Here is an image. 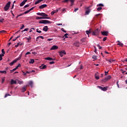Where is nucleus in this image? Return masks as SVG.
<instances>
[{
  "mask_svg": "<svg viewBox=\"0 0 127 127\" xmlns=\"http://www.w3.org/2000/svg\"><path fill=\"white\" fill-rule=\"evenodd\" d=\"M1 32H2V33H5V32H6V31L5 30H2V31H0V33H1Z\"/></svg>",
  "mask_w": 127,
  "mask_h": 127,
  "instance_id": "nucleus-46",
  "label": "nucleus"
},
{
  "mask_svg": "<svg viewBox=\"0 0 127 127\" xmlns=\"http://www.w3.org/2000/svg\"><path fill=\"white\" fill-rule=\"evenodd\" d=\"M117 42L119 43L118 44V45H120V46H123L124 44L120 42V41H118Z\"/></svg>",
  "mask_w": 127,
  "mask_h": 127,
  "instance_id": "nucleus-21",
  "label": "nucleus"
},
{
  "mask_svg": "<svg viewBox=\"0 0 127 127\" xmlns=\"http://www.w3.org/2000/svg\"><path fill=\"white\" fill-rule=\"evenodd\" d=\"M86 34H87L88 35H89V34H90V33H91V30H87L86 31Z\"/></svg>",
  "mask_w": 127,
  "mask_h": 127,
  "instance_id": "nucleus-29",
  "label": "nucleus"
},
{
  "mask_svg": "<svg viewBox=\"0 0 127 127\" xmlns=\"http://www.w3.org/2000/svg\"><path fill=\"white\" fill-rule=\"evenodd\" d=\"M27 39L28 40V42H30V41L31 39V37H29V38H27Z\"/></svg>",
  "mask_w": 127,
  "mask_h": 127,
  "instance_id": "nucleus-37",
  "label": "nucleus"
},
{
  "mask_svg": "<svg viewBox=\"0 0 127 127\" xmlns=\"http://www.w3.org/2000/svg\"><path fill=\"white\" fill-rule=\"evenodd\" d=\"M61 31H63V32H64L65 33H66V31H65V30H64V28H62L61 29Z\"/></svg>",
  "mask_w": 127,
  "mask_h": 127,
  "instance_id": "nucleus-39",
  "label": "nucleus"
},
{
  "mask_svg": "<svg viewBox=\"0 0 127 127\" xmlns=\"http://www.w3.org/2000/svg\"><path fill=\"white\" fill-rule=\"evenodd\" d=\"M22 56V53L19 55V57L17 59H16V60H20V59L21 58Z\"/></svg>",
  "mask_w": 127,
  "mask_h": 127,
  "instance_id": "nucleus-28",
  "label": "nucleus"
},
{
  "mask_svg": "<svg viewBox=\"0 0 127 127\" xmlns=\"http://www.w3.org/2000/svg\"><path fill=\"white\" fill-rule=\"evenodd\" d=\"M29 54H31V53L29 52H28L26 54V55H28Z\"/></svg>",
  "mask_w": 127,
  "mask_h": 127,
  "instance_id": "nucleus-56",
  "label": "nucleus"
},
{
  "mask_svg": "<svg viewBox=\"0 0 127 127\" xmlns=\"http://www.w3.org/2000/svg\"><path fill=\"white\" fill-rule=\"evenodd\" d=\"M97 47H99V49H102V47L100 46L99 44L97 45Z\"/></svg>",
  "mask_w": 127,
  "mask_h": 127,
  "instance_id": "nucleus-42",
  "label": "nucleus"
},
{
  "mask_svg": "<svg viewBox=\"0 0 127 127\" xmlns=\"http://www.w3.org/2000/svg\"><path fill=\"white\" fill-rule=\"evenodd\" d=\"M37 15H40V16H44V17L48 16V15L43 12H42V13L38 12L37 13Z\"/></svg>",
  "mask_w": 127,
  "mask_h": 127,
  "instance_id": "nucleus-5",
  "label": "nucleus"
},
{
  "mask_svg": "<svg viewBox=\"0 0 127 127\" xmlns=\"http://www.w3.org/2000/svg\"><path fill=\"white\" fill-rule=\"evenodd\" d=\"M10 1H8L6 4L5 5L4 7V9L5 11H7V10H8V9L9 8V7L10 6Z\"/></svg>",
  "mask_w": 127,
  "mask_h": 127,
  "instance_id": "nucleus-1",
  "label": "nucleus"
},
{
  "mask_svg": "<svg viewBox=\"0 0 127 127\" xmlns=\"http://www.w3.org/2000/svg\"><path fill=\"white\" fill-rule=\"evenodd\" d=\"M78 9H79V8H75L74 10V12H76V11H77V10H78Z\"/></svg>",
  "mask_w": 127,
  "mask_h": 127,
  "instance_id": "nucleus-52",
  "label": "nucleus"
},
{
  "mask_svg": "<svg viewBox=\"0 0 127 127\" xmlns=\"http://www.w3.org/2000/svg\"><path fill=\"white\" fill-rule=\"evenodd\" d=\"M59 53H60V56H61V57H63V55L64 54L65 55L66 54L65 51H60Z\"/></svg>",
  "mask_w": 127,
  "mask_h": 127,
  "instance_id": "nucleus-6",
  "label": "nucleus"
},
{
  "mask_svg": "<svg viewBox=\"0 0 127 127\" xmlns=\"http://www.w3.org/2000/svg\"><path fill=\"white\" fill-rule=\"evenodd\" d=\"M57 25H59V26L62 25V23L57 24Z\"/></svg>",
  "mask_w": 127,
  "mask_h": 127,
  "instance_id": "nucleus-64",
  "label": "nucleus"
},
{
  "mask_svg": "<svg viewBox=\"0 0 127 127\" xmlns=\"http://www.w3.org/2000/svg\"><path fill=\"white\" fill-rule=\"evenodd\" d=\"M111 78H112V77L111 76V75H108V76L105 78V80L106 81H108V80H110Z\"/></svg>",
  "mask_w": 127,
  "mask_h": 127,
  "instance_id": "nucleus-15",
  "label": "nucleus"
},
{
  "mask_svg": "<svg viewBox=\"0 0 127 127\" xmlns=\"http://www.w3.org/2000/svg\"><path fill=\"white\" fill-rule=\"evenodd\" d=\"M90 11H91V9L90 8H88L85 11V15H88L89 13H90Z\"/></svg>",
  "mask_w": 127,
  "mask_h": 127,
  "instance_id": "nucleus-12",
  "label": "nucleus"
},
{
  "mask_svg": "<svg viewBox=\"0 0 127 127\" xmlns=\"http://www.w3.org/2000/svg\"><path fill=\"white\" fill-rule=\"evenodd\" d=\"M94 48H95L94 52L95 53H97V48H96V47H94Z\"/></svg>",
  "mask_w": 127,
  "mask_h": 127,
  "instance_id": "nucleus-51",
  "label": "nucleus"
},
{
  "mask_svg": "<svg viewBox=\"0 0 127 127\" xmlns=\"http://www.w3.org/2000/svg\"><path fill=\"white\" fill-rule=\"evenodd\" d=\"M40 69H46V65L42 64L41 66H40Z\"/></svg>",
  "mask_w": 127,
  "mask_h": 127,
  "instance_id": "nucleus-16",
  "label": "nucleus"
},
{
  "mask_svg": "<svg viewBox=\"0 0 127 127\" xmlns=\"http://www.w3.org/2000/svg\"><path fill=\"white\" fill-rule=\"evenodd\" d=\"M29 85L31 86V87H33V82L32 81H30L29 82Z\"/></svg>",
  "mask_w": 127,
  "mask_h": 127,
  "instance_id": "nucleus-19",
  "label": "nucleus"
},
{
  "mask_svg": "<svg viewBox=\"0 0 127 127\" xmlns=\"http://www.w3.org/2000/svg\"><path fill=\"white\" fill-rule=\"evenodd\" d=\"M1 74H6V71L5 70H0Z\"/></svg>",
  "mask_w": 127,
  "mask_h": 127,
  "instance_id": "nucleus-20",
  "label": "nucleus"
},
{
  "mask_svg": "<svg viewBox=\"0 0 127 127\" xmlns=\"http://www.w3.org/2000/svg\"><path fill=\"white\" fill-rule=\"evenodd\" d=\"M28 30V28H25V29H24L23 31H27Z\"/></svg>",
  "mask_w": 127,
  "mask_h": 127,
  "instance_id": "nucleus-61",
  "label": "nucleus"
},
{
  "mask_svg": "<svg viewBox=\"0 0 127 127\" xmlns=\"http://www.w3.org/2000/svg\"><path fill=\"white\" fill-rule=\"evenodd\" d=\"M42 1L41 0H37V1L35 2V4H38L40 2Z\"/></svg>",
  "mask_w": 127,
  "mask_h": 127,
  "instance_id": "nucleus-22",
  "label": "nucleus"
},
{
  "mask_svg": "<svg viewBox=\"0 0 127 127\" xmlns=\"http://www.w3.org/2000/svg\"><path fill=\"white\" fill-rule=\"evenodd\" d=\"M69 1V0H64L63 1V2H68Z\"/></svg>",
  "mask_w": 127,
  "mask_h": 127,
  "instance_id": "nucleus-45",
  "label": "nucleus"
},
{
  "mask_svg": "<svg viewBox=\"0 0 127 127\" xmlns=\"http://www.w3.org/2000/svg\"><path fill=\"white\" fill-rule=\"evenodd\" d=\"M11 85H13V84H16V81L13 79H11L10 81Z\"/></svg>",
  "mask_w": 127,
  "mask_h": 127,
  "instance_id": "nucleus-17",
  "label": "nucleus"
},
{
  "mask_svg": "<svg viewBox=\"0 0 127 127\" xmlns=\"http://www.w3.org/2000/svg\"><path fill=\"white\" fill-rule=\"evenodd\" d=\"M4 56L3 55H0V61H1V60H2V57Z\"/></svg>",
  "mask_w": 127,
  "mask_h": 127,
  "instance_id": "nucleus-32",
  "label": "nucleus"
},
{
  "mask_svg": "<svg viewBox=\"0 0 127 127\" xmlns=\"http://www.w3.org/2000/svg\"><path fill=\"white\" fill-rule=\"evenodd\" d=\"M19 46V43H18L17 45L15 46V47H18Z\"/></svg>",
  "mask_w": 127,
  "mask_h": 127,
  "instance_id": "nucleus-62",
  "label": "nucleus"
},
{
  "mask_svg": "<svg viewBox=\"0 0 127 127\" xmlns=\"http://www.w3.org/2000/svg\"><path fill=\"white\" fill-rule=\"evenodd\" d=\"M32 30H34V28H31L29 31V32H32V31H33Z\"/></svg>",
  "mask_w": 127,
  "mask_h": 127,
  "instance_id": "nucleus-48",
  "label": "nucleus"
},
{
  "mask_svg": "<svg viewBox=\"0 0 127 127\" xmlns=\"http://www.w3.org/2000/svg\"><path fill=\"white\" fill-rule=\"evenodd\" d=\"M36 31L37 32H38V33H41V31L39 30V29H37Z\"/></svg>",
  "mask_w": 127,
  "mask_h": 127,
  "instance_id": "nucleus-38",
  "label": "nucleus"
},
{
  "mask_svg": "<svg viewBox=\"0 0 127 127\" xmlns=\"http://www.w3.org/2000/svg\"><path fill=\"white\" fill-rule=\"evenodd\" d=\"M25 91H26V87H23L22 88V92H24Z\"/></svg>",
  "mask_w": 127,
  "mask_h": 127,
  "instance_id": "nucleus-24",
  "label": "nucleus"
},
{
  "mask_svg": "<svg viewBox=\"0 0 127 127\" xmlns=\"http://www.w3.org/2000/svg\"><path fill=\"white\" fill-rule=\"evenodd\" d=\"M17 61H18V60H16V59L15 60L13 61L11 63L9 64L10 66H12V65H13L14 63H16Z\"/></svg>",
  "mask_w": 127,
  "mask_h": 127,
  "instance_id": "nucleus-8",
  "label": "nucleus"
},
{
  "mask_svg": "<svg viewBox=\"0 0 127 127\" xmlns=\"http://www.w3.org/2000/svg\"><path fill=\"white\" fill-rule=\"evenodd\" d=\"M64 36L65 38H68V34L66 33L64 34Z\"/></svg>",
  "mask_w": 127,
  "mask_h": 127,
  "instance_id": "nucleus-44",
  "label": "nucleus"
},
{
  "mask_svg": "<svg viewBox=\"0 0 127 127\" xmlns=\"http://www.w3.org/2000/svg\"><path fill=\"white\" fill-rule=\"evenodd\" d=\"M1 52L2 53V54H0V55H3L4 54V49H2L1 50Z\"/></svg>",
  "mask_w": 127,
  "mask_h": 127,
  "instance_id": "nucleus-34",
  "label": "nucleus"
},
{
  "mask_svg": "<svg viewBox=\"0 0 127 127\" xmlns=\"http://www.w3.org/2000/svg\"><path fill=\"white\" fill-rule=\"evenodd\" d=\"M5 80V79L4 78H2V83H3V82H4V81Z\"/></svg>",
  "mask_w": 127,
  "mask_h": 127,
  "instance_id": "nucleus-59",
  "label": "nucleus"
},
{
  "mask_svg": "<svg viewBox=\"0 0 127 127\" xmlns=\"http://www.w3.org/2000/svg\"><path fill=\"white\" fill-rule=\"evenodd\" d=\"M98 87L99 88V89H100V90H102V91L103 90V87H102V86H98Z\"/></svg>",
  "mask_w": 127,
  "mask_h": 127,
  "instance_id": "nucleus-49",
  "label": "nucleus"
},
{
  "mask_svg": "<svg viewBox=\"0 0 127 127\" xmlns=\"http://www.w3.org/2000/svg\"><path fill=\"white\" fill-rule=\"evenodd\" d=\"M3 20H4L3 18L0 19V22H3Z\"/></svg>",
  "mask_w": 127,
  "mask_h": 127,
  "instance_id": "nucleus-54",
  "label": "nucleus"
},
{
  "mask_svg": "<svg viewBox=\"0 0 127 127\" xmlns=\"http://www.w3.org/2000/svg\"><path fill=\"white\" fill-rule=\"evenodd\" d=\"M46 6H47V4H42L40 6H39V8L40 9H42V8H44L45 7H46Z\"/></svg>",
  "mask_w": 127,
  "mask_h": 127,
  "instance_id": "nucleus-10",
  "label": "nucleus"
},
{
  "mask_svg": "<svg viewBox=\"0 0 127 127\" xmlns=\"http://www.w3.org/2000/svg\"><path fill=\"white\" fill-rule=\"evenodd\" d=\"M54 63H55V62H50V64H54Z\"/></svg>",
  "mask_w": 127,
  "mask_h": 127,
  "instance_id": "nucleus-55",
  "label": "nucleus"
},
{
  "mask_svg": "<svg viewBox=\"0 0 127 127\" xmlns=\"http://www.w3.org/2000/svg\"><path fill=\"white\" fill-rule=\"evenodd\" d=\"M39 23H42L43 24H46L47 23H51V22L48 20H41L39 22Z\"/></svg>",
  "mask_w": 127,
  "mask_h": 127,
  "instance_id": "nucleus-2",
  "label": "nucleus"
},
{
  "mask_svg": "<svg viewBox=\"0 0 127 127\" xmlns=\"http://www.w3.org/2000/svg\"><path fill=\"white\" fill-rule=\"evenodd\" d=\"M8 96H9V94H5L4 98H6V97H7Z\"/></svg>",
  "mask_w": 127,
  "mask_h": 127,
  "instance_id": "nucleus-60",
  "label": "nucleus"
},
{
  "mask_svg": "<svg viewBox=\"0 0 127 127\" xmlns=\"http://www.w3.org/2000/svg\"><path fill=\"white\" fill-rule=\"evenodd\" d=\"M28 12H30V10H28L27 11H26L24 12V14H26L28 13Z\"/></svg>",
  "mask_w": 127,
  "mask_h": 127,
  "instance_id": "nucleus-36",
  "label": "nucleus"
},
{
  "mask_svg": "<svg viewBox=\"0 0 127 127\" xmlns=\"http://www.w3.org/2000/svg\"><path fill=\"white\" fill-rule=\"evenodd\" d=\"M95 77L96 80H99L100 79V76L97 75V74H95Z\"/></svg>",
  "mask_w": 127,
  "mask_h": 127,
  "instance_id": "nucleus-25",
  "label": "nucleus"
},
{
  "mask_svg": "<svg viewBox=\"0 0 127 127\" xmlns=\"http://www.w3.org/2000/svg\"><path fill=\"white\" fill-rule=\"evenodd\" d=\"M93 59H94V60H96L97 59V57L96 56H93L92 57Z\"/></svg>",
  "mask_w": 127,
  "mask_h": 127,
  "instance_id": "nucleus-40",
  "label": "nucleus"
},
{
  "mask_svg": "<svg viewBox=\"0 0 127 127\" xmlns=\"http://www.w3.org/2000/svg\"><path fill=\"white\" fill-rule=\"evenodd\" d=\"M52 40H53V39H48L47 41H51Z\"/></svg>",
  "mask_w": 127,
  "mask_h": 127,
  "instance_id": "nucleus-53",
  "label": "nucleus"
},
{
  "mask_svg": "<svg viewBox=\"0 0 127 127\" xmlns=\"http://www.w3.org/2000/svg\"><path fill=\"white\" fill-rule=\"evenodd\" d=\"M26 1H27V0H24L20 4V6H23V5H24V4H25V2H26Z\"/></svg>",
  "mask_w": 127,
  "mask_h": 127,
  "instance_id": "nucleus-13",
  "label": "nucleus"
},
{
  "mask_svg": "<svg viewBox=\"0 0 127 127\" xmlns=\"http://www.w3.org/2000/svg\"><path fill=\"white\" fill-rule=\"evenodd\" d=\"M38 38H41L42 39H44V37H43V36H38L37 37V39H38Z\"/></svg>",
  "mask_w": 127,
  "mask_h": 127,
  "instance_id": "nucleus-30",
  "label": "nucleus"
},
{
  "mask_svg": "<svg viewBox=\"0 0 127 127\" xmlns=\"http://www.w3.org/2000/svg\"><path fill=\"white\" fill-rule=\"evenodd\" d=\"M18 84H19V85H22V84H23V81L18 80Z\"/></svg>",
  "mask_w": 127,
  "mask_h": 127,
  "instance_id": "nucleus-27",
  "label": "nucleus"
},
{
  "mask_svg": "<svg viewBox=\"0 0 127 127\" xmlns=\"http://www.w3.org/2000/svg\"><path fill=\"white\" fill-rule=\"evenodd\" d=\"M85 40H86L85 39H81V41H82L83 42H84Z\"/></svg>",
  "mask_w": 127,
  "mask_h": 127,
  "instance_id": "nucleus-63",
  "label": "nucleus"
},
{
  "mask_svg": "<svg viewBox=\"0 0 127 127\" xmlns=\"http://www.w3.org/2000/svg\"><path fill=\"white\" fill-rule=\"evenodd\" d=\"M100 31V29H97L95 31L92 32V35H99Z\"/></svg>",
  "mask_w": 127,
  "mask_h": 127,
  "instance_id": "nucleus-3",
  "label": "nucleus"
},
{
  "mask_svg": "<svg viewBox=\"0 0 127 127\" xmlns=\"http://www.w3.org/2000/svg\"><path fill=\"white\" fill-rule=\"evenodd\" d=\"M57 49H58V46L56 45L53 46L51 48V50H57Z\"/></svg>",
  "mask_w": 127,
  "mask_h": 127,
  "instance_id": "nucleus-7",
  "label": "nucleus"
},
{
  "mask_svg": "<svg viewBox=\"0 0 127 127\" xmlns=\"http://www.w3.org/2000/svg\"><path fill=\"white\" fill-rule=\"evenodd\" d=\"M19 37H17L15 39H13V41H15V40H17V38H18Z\"/></svg>",
  "mask_w": 127,
  "mask_h": 127,
  "instance_id": "nucleus-58",
  "label": "nucleus"
},
{
  "mask_svg": "<svg viewBox=\"0 0 127 127\" xmlns=\"http://www.w3.org/2000/svg\"><path fill=\"white\" fill-rule=\"evenodd\" d=\"M101 33L102 35H104V36H107L108 34H109V32L104 31V32H101Z\"/></svg>",
  "mask_w": 127,
  "mask_h": 127,
  "instance_id": "nucleus-9",
  "label": "nucleus"
},
{
  "mask_svg": "<svg viewBox=\"0 0 127 127\" xmlns=\"http://www.w3.org/2000/svg\"><path fill=\"white\" fill-rule=\"evenodd\" d=\"M108 61V62H110V63H113V62H114V60H109Z\"/></svg>",
  "mask_w": 127,
  "mask_h": 127,
  "instance_id": "nucleus-35",
  "label": "nucleus"
},
{
  "mask_svg": "<svg viewBox=\"0 0 127 127\" xmlns=\"http://www.w3.org/2000/svg\"><path fill=\"white\" fill-rule=\"evenodd\" d=\"M28 6H29V4H28L25 5L24 7L25 8H26V7H28Z\"/></svg>",
  "mask_w": 127,
  "mask_h": 127,
  "instance_id": "nucleus-43",
  "label": "nucleus"
},
{
  "mask_svg": "<svg viewBox=\"0 0 127 127\" xmlns=\"http://www.w3.org/2000/svg\"><path fill=\"white\" fill-rule=\"evenodd\" d=\"M97 6H104V5L102 3H100L97 5Z\"/></svg>",
  "mask_w": 127,
  "mask_h": 127,
  "instance_id": "nucleus-33",
  "label": "nucleus"
},
{
  "mask_svg": "<svg viewBox=\"0 0 127 127\" xmlns=\"http://www.w3.org/2000/svg\"><path fill=\"white\" fill-rule=\"evenodd\" d=\"M101 9H102V7H99L97 8V10L98 11H100V10H101Z\"/></svg>",
  "mask_w": 127,
  "mask_h": 127,
  "instance_id": "nucleus-41",
  "label": "nucleus"
},
{
  "mask_svg": "<svg viewBox=\"0 0 127 127\" xmlns=\"http://www.w3.org/2000/svg\"><path fill=\"white\" fill-rule=\"evenodd\" d=\"M36 19H50L49 17H44V16H38L36 18Z\"/></svg>",
  "mask_w": 127,
  "mask_h": 127,
  "instance_id": "nucleus-4",
  "label": "nucleus"
},
{
  "mask_svg": "<svg viewBox=\"0 0 127 127\" xmlns=\"http://www.w3.org/2000/svg\"><path fill=\"white\" fill-rule=\"evenodd\" d=\"M58 11H59V9H57L56 10H55L52 11L51 14L52 15H53V14H54V13H56V12H58Z\"/></svg>",
  "mask_w": 127,
  "mask_h": 127,
  "instance_id": "nucleus-14",
  "label": "nucleus"
},
{
  "mask_svg": "<svg viewBox=\"0 0 127 127\" xmlns=\"http://www.w3.org/2000/svg\"><path fill=\"white\" fill-rule=\"evenodd\" d=\"M45 60H49V61H55V59H52V58L48 57L45 58Z\"/></svg>",
  "mask_w": 127,
  "mask_h": 127,
  "instance_id": "nucleus-11",
  "label": "nucleus"
},
{
  "mask_svg": "<svg viewBox=\"0 0 127 127\" xmlns=\"http://www.w3.org/2000/svg\"><path fill=\"white\" fill-rule=\"evenodd\" d=\"M30 64H33L34 63V59H31L30 61L29 62Z\"/></svg>",
  "mask_w": 127,
  "mask_h": 127,
  "instance_id": "nucleus-23",
  "label": "nucleus"
},
{
  "mask_svg": "<svg viewBox=\"0 0 127 127\" xmlns=\"http://www.w3.org/2000/svg\"><path fill=\"white\" fill-rule=\"evenodd\" d=\"M44 31H48V27L47 26H44L43 28Z\"/></svg>",
  "mask_w": 127,
  "mask_h": 127,
  "instance_id": "nucleus-18",
  "label": "nucleus"
},
{
  "mask_svg": "<svg viewBox=\"0 0 127 127\" xmlns=\"http://www.w3.org/2000/svg\"><path fill=\"white\" fill-rule=\"evenodd\" d=\"M24 28V25H22V26L20 28V29H23Z\"/></svg>",
  "mask_w": 127,
  "mask_h": 127,
  "instance_id": "nucleus-50",
  "label": "nucleus"
},
{
  "mask_svg": "<svg viewBox=\"0 0 127 127\" xmlns=\"http://www.w3.org/2000/svg\"><path fill=\"white\" fill-rule=\"evenodd\" d=\"M16 68H14L12 70H10V73H12V72H14V71H16Z\"/></svg>",
  "mask_w": 127,
  "mask_h": 127,
  "instance_id": "nucleus-31",
  "label": "nucleus"
},
{
  "mask_svg": "<svg viewBox=\"0 0 127 127\" xmlns=\"http://www.w3.org/2000/svg\"><path fill=\"white\" fill-rule=\"evenodd\" d=\"M69 1L71 2V6L73 5V4L74 3V2L75 1V0H69Z\"/></svg>",
  "mask_w": 127,
  "mask_h": 127,
  "instance_id": "nucleus-26",
  "label": "nucleus"
},
{
  "mask_svg": "<svg viewBox=\"0 0 127 127\" xmlns=\"http://www.w3.org/2000/svg\"><path fill=\"white\" fill-rule=\"evenodd\" d=\"M107 40V37H104L103 38V41H106Z\"/></svg>",
  "mask_w": 127,
  "mask_h": 127,
  "instance_id": "nucleus-57",
  "label": "nucleus"
},
{
  "mask_svg": "<svg viewBox=\"0 0 127 127\" xmlns=\"http://www.w3.org/2000/svg\"><path fill=\"white\" fill-rule=\"evenodd\" d=\"M107 90V87H103L102 91H106Z\"/></svg>",
  "mask_w": 127,
  "mask_h": 127,
  "instance_id": "nucleus-47",
  "label": "nucleus"
}]
</instances>
